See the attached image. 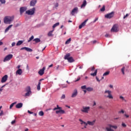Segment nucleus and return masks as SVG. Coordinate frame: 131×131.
<instances>
[{
    "label": "nucleus",
    "instance_id": "15",
    "mask_svg": "<svg viewBox=\"0 0 131 131\" xmlns=\"http://www.w3.org/2000/svg\"><path fill=\"white\" fill-rule=\"evenodd\" d=\"M77 89H75L73 91V93L72 94V96L71 97L72 98H75V97H76V96H77Z\"/></svg>",
    "mask_w": 131,
    "mask_h": 131
},
{
    "label": "nucleus",
    "instance_id": "12",
    "mask_svg": "<svg viewBox=\"0 0 131 131\" xmlns=\"http://www.w3.org/2000/svg\"><path fill=\"white\" fill-rule=\"evenodd\" d=\"M8 80V75H5L4 76H3L1 79V82L2 83H4V82H6Z\"/></svg>",
    "mask_w": 131,
    "mask_h": 131
},
{
    "label": "nucleus",
    "instance_id": "20",
    "mask_svg": "<svg viewBox=\"0 0 131 131\" xmlns=\"http://www.w3.org/2000/svg\"><path fill=\"white\" fill-rule=\"evenodd\" d=\"M97 73H98V69L95 70L94 73H92L91 74V76H96Z\"/></svg>",
    "mask_w": 131,
    "mask_h": 131
},
{
    "label": "nucleus",
    "instance_id": "47",
    "mask_svg": "<svg viewBox=\"0 0 131 131\" xmlns=\"http://www.w3.org/2000/svg\"><path fill=\"white\" fill-rule=\"evenodd\" d=\"M99 19V18L97 17L95 18V19L93 21V23H96V22H97V21H98V20Z\"/></svg>",
    "mask_w": 131,
    "mask_h": 131
},
{
    "label": "nucleus",
    "instance_id": "36",
    "mask_svg": "<svg viewBox=\"0 0 131 131\" xmlns=\"http://www.w3.org/2000/svg\"><path fill=\"white\" fill-rule=\"evenodd\" d=\"M16 103H17L16 102L12 103L10 105V107H9L10 109H12V108H13V107H14V105H15V104H16Z\"/></svg>",
    "mask_w": 131,
    "mask_h": 131
},
{
    "label": "nucleus",
    "instance_id": "23",
    "mask_svg": "<svg viewBox=\"0 0 131 131\" xmlns=\"http://www.w3.org/2000/svg\"><path fill=\"white\" fill-rule=\"evenodd\" d=\"M109 127L114 128V129H117V125H112L111 124L108 125Z\"/></svg>",
    "mask_w": 131,
    "mask_h": 131
},
{
    "label": "nucleus",
    "instance_id": "52",
    "mask_svg": "<svg viewBox=\"0 0 131 131\" xmlns=\"http://www.w3.org/2000/svg\"><path fill=\"white\" fill-rule=\"evenodd\" d=\"M14 123H16V120H14L11 122V124H14Z\"/></svg>",
    "mask_w": 131,
    "mask_h": 131
},
{
    "label": "nucleus",
    "instance_id": "58",
    "mask_svg": "<svg viewBox=\"0 0 131 131\" xmlns=\"http://www.w3.org/2000/svg\"><path fill=\"white\" fill-rule=\"evenodd\" d=\"M96 80H97L98 82L101 81V80L99 79V78H98V77H96Z\"/></svg>",
    "mask_w": 131,
    "mask_h": 131
},
{
    "label": "nucleus",
    "instance_id": "2",
    "mask_svg": "<svg viewBox=\"0 0 131 131\" xmlns=\"http://www.w3.org/2000/svg\"><path fill=\"white\" fill-rule=\"evenodd\" d=\"M105 98H108V99H113V96L112 95V92L110 90H105L104 91Z\"/></svg>",
    "mask_w": 131,
    "mask_h": 131
},
{
    "label": "nucleus",
    "instance_id": "5",
    "mask_svg": "<svg viewBox=\"0 0 131 131\" xmlns=\"http://www.w3.org/2000/svg\"><path fill=\"white\" fill-rule=\"evenodd\" d=\"M34 13H35V8H34L26 11V14L27 15H34Z\"/></svg>",
    "mask_w": 131,
    "mask_h": 131
},
{
    "label": "nucleus",
    "instance_id": "11",
    "mask_svg": "<svg viewBox=\"0 0 131 131\" xmlns=\"http://www.w3.org/2000/svg\"><path fill=\"white\" fill-rule=\"evenodd\" d=\"M55 113L56 114H59V113L60 114H65L66 113L65 112V111L62 110V108H60L57 111H56Z\"/></svg>",
    "mask_w": 131,
    "mask_h": 131
},
{
    "label": "nucleus",
    "instance_id": "44",
    "mask_svg": "<svg viewBox=\"0 0 131 131\" xmlns=\"http://www.w3.org/2000/svg\"><path fill=\"white\" fill-rule=\"evenodd\" d=\"M68 85L67 84L63 85L62 86V89H65V88H68Z\"/></svg>",
    "mask_w": 131,
    "mask_h": 131
},
{
    "label": "nucleus",
    "instance_id": "28",
    "mask_svg": "<svg viewBox=\"0 0 131 131\" xmlns=\"http://www.w3.org/2000/svg\"><path fill=\"white\" fill-rule=\"evenodd\" d=\"M60 109H62V107H59V105H57L56 107H55L54 108H53V111H55L56 110H59Z\"/></svg>",
    "mask_w": 131,
    "mask_h": 131
},
{
    "label": "nucleus",
    "instance_id": "55",
    "mask_svg": "<svg viewBox=\"0 0 131 131\" xmlns=\"http://www.w3.org/2000/svg\"><path fill=\"white\" fill-rule=\"evenodd\" d=\"M82 28V24H81L79 26V29H81Z\"/></svg>",
    "mask_w": 131,
    "mask_h": 131
},
{
    "label": "nucleus",
    "instance_id": "8",
    "mask_svg": "<svg viewBox=\"0 0 131 131\" xmlns=\"http://www.w3.org/2000/svg\"><path fill=\"white\" fill-rule=\"evenodd\" d=\"M91 107L90 106H83L82 107V112H84V113H89Z\"/></svg>",
    "mask_w": 131,
    "mask_h": 131
},
{
    "label": "nucleus",
    "instance_id": "18",
    "mask_svg": "<svg viewBox=\"0 0 131 131\" xmlns=\"http://www.w3.org/2000/svg\"><path fill=\"white\" fill-rule=\"evenodd\" d=\"M37 1H36V0H32L30 2V6L33 7L34 6H35V4H36Z\"/></svg>",
    "mask_w": 131,
    "mask_h": 131
},
{
    "label": "nucleus",
    "instance_id": "4",
    "mask_svg": "<svg viewBox=\"0 0 131 131\" xmlns=\"http://www.w3.org/2000/svg\"><path fill=\"white\" fill-rule=\"evenodd\" d=\"M26 92L27 93L25 95V97H29L31 95V88H30V86H28L26 88Z\"/></svg>",
    "mask_w": 131,
    "mask_h": 131
},
{
    "label": "nucleus",
    "instance_id": "35",
    "mask_svg": "<svg viewBox=\"0 0 131 131\" xmlns=\"http://www.w3.org/2000/svg\"><path fill=\"white\" fill-rule=\"evenodd\" d=\"M110 73V71H107L106 72H105L103 74V76H107V75H109V74Z\"/></svg>",
    "mask_w": 131,
    "mask_h": 131
},
{
    "label": "nucleus",
    "instance_id": "64",
    "mask_svg": "<svg viewBox=\"0 0 131 131\" xmlns=\"http://www.w3.org/2000/svg\"><path fill=\"white\" fill-rule=\"evenodd\" d=\"M86 91H88V90H83V92H84V94H86Z\"/></svg>",
    "mask_w": 131,
    "mask_h": 131
},
{
    "label": "nucleus",
    "instance_id": "62",
    "mask_svg": "<svg viewBox=\"0 0 131 131\" xmlns=\"http://www.w3.org/2000/svg\"><path fill=\"white\" fill-rule=\"evenodd\" d=\"M59 67H60V66H57V67H56V69L58 70L59 69Z\"/></svg>",
    "mask_w": 131,
    "mask_h": 131
},
{
    "label": "nucleus",
    "instance_id": "9",
    "mask_svg": "<svg viewBox=\"0 0 131 131\" xmlns=\"http://www.w3.org/2000/svg\"><path fill=\"white\" fill-rule=\"evenodd\" d=\"M77 13H78V8L75 7L72 10L71 14L72 16H74V15L77 14Z\"/></svg>",
    "mask_w": 131,
    "mask_h": 131
},
{
    "label": "nucleus",
    "instance_id": "34",
    "mask_svg": "<svg viewBox=\"0 0 131 131\" xmlns=\"http://www.w3.org/2000/svg\"><path fill=\"white\" fill-rule=\"evenodd\" d=\"M89 21V18L86 19L85 20L83 23H82V26H85V25L86 24V22Z\"/></svg>",
    "mask_w": 131,
    "mask_h": 131
},
{
    "label": "nucleus",
    "instance_id": "26",
    "mask_svg": "<svg viewBox=\"0 0 131 131\" xmlns=\"http://www.w3.org/2000/svg\"><path fill=\"white\" fill-rule=\"evenodd\" d=\"M40 84H41V83L40 82H38V83L37 85V91H40Z\"/></svg>",
    "mask_w": 131,
    "mask_h": 131
},
{
    "label": "nucleus",
    "instance_id": "45",
    "mask_svg": "<svg viewBox=\"0 0 131 131\" xmlns=\"http://www.w3.org/2000/svg\"><path fill=\"white\" fill-rule=\"evenodd\" d=\"M2 4H6V0H0Z\"/></svg>",
    "mask_w": 131,
    "mask_h": 131
},
{
    "label": "nucleus",
    "instance_id": "54",
    "mask_svg": "<svg viewBox=\"0 0 131 131\" xmlns=\"http://www.w3.org/2000/svg\"><path fill=\"white\" fill-rule=\"evenodd\" d=\"M80 80V77H78L77 80H75V82H76V81H78Z\"/></svg>",
    "mask_w": 131,
    "mask_h": 131
},
{
    "label": "nucleus",
    "instance_id": "7",
    "mask_svg": "<svg viewBox=\"0 0 131 131\" xmlns=\"http://www.w3.org/2000/svg\"><path fill=\"white\" fill-rule=\"evenodd\" d=\"M12 58H13V55L9 54L5 57L3 62H7L8 61H10V60H11Z\"/></svg>",
    "mask_w": 131,
    "mask_h": 131
},
{
    "label": "nucleus",
    "instance_id": "25",
    "mask_svg": "<svg viewBox=\"0 0 131 131\" xmlns=\"http://www.w3.org/2000/svg\"><path fill=\"white\" fill-rule=\"evenodd\" d=\"M86 0H84L82 3V8H85V6L87 5Z\"/></svg>",
    "mask_w": 131,
    "mask_h": 131
},
{
    "label": "nucleus",
    "instance_id": "32",
    "mask_svg": "<svg viewBox=\"0 0 131 131\" xmlns=\"http://www.w3.org/2000/svg\"><path fill=\"white\" fill-rule=\"evenodd\" d=\"M33 41H35L36 43L40 42V39L38 38H35L33 40Z\"/></svg>",
    "mask_w": 131,
    "mask_h": 131
},
{
    "label": "nucleus",
    "instance_id": "51",
    "mask_svg": "<svg viewBox=\"0 0 131 131\" xmlns=\"http://www.w3.org/2000/svg\"><path fill=\"white\" fill-rule=\"evenodd\" d=\"M15 45H16V42H13L12 43L11 46H12V47H15Z\"/></svg>",
    "mask_w": 131,
    "mask_h": 131
},
{
    "label": "nucleus",
    "instance_id": "17",
    "mask_svg": "<svg viewBox=\"0 0 131 131\" xmlns=\"http://www.w3.org/2000/svg\"><path fill=\"white\" fill-rule=\"evenodd\" d=\"M26 10H27V8H26L25 7H21L20 8V14L24 13V12H25V11H26Z\"/></svg>",
    "mask_w": 131,
    "mask_h": 131
},
{
    "label": "nucleus",
    "instance_id": "22",
    "mask_svg": "<svg viewBox=\"0 0 131 131\" xmlns=\"http://www.w3.org/2000/svg\"><path fill=\"white\" fill-rule=\"evenodd\" d=\"M13 27V25H11L10 26H9L5 30V33L6 32H8L9 31V30H10V28H12V27Z\"/></svg>",
    "mask_w": 131,
    "mask_h": 131
},
{
    "label": "nucleus",
    "instance_id": "38",
    "mask_svg": "<svg viewBox=\"0 0 131 131\" xmlns=\"http://www.w3.org/2000/svg\"><path fill=\"white\" fill-rule=\"evenodd\" d=\"M59 23H57L56 24H55L53 26V28H55V27H57V26H59Z\"/></svg>",
    "mask_w": 131,
    "mask_h": 131
},
{
    "label": "nucleus",
    "instance_id": "63",
    "mask_svg": "<svg viewBox=\"0 0 131 131\" xmlns=\"http://www.w3.org/2000/svg\"><path fill=\"white\" fill-rule=\"evenodd\" d=\"M97 105V103H96V101H94L93 106H96Z\"/></svg>",
    "mask_w": 131,
    "mask_h": 131
},
{
    "label": "nucleus",
    "instance_id": "43",
    "mask_svg": "<svg viewBox=\"0 0 131 131\" xmlns=\"http://www.w3.org/2000/svg\"><path fill=\"white\" fill-rule=\"evenodd\" d=\"M122 126L123 127H126V124H125V123H124V122H122V124H121Z\"/></svg>",
    "mask_w": 131,
    "mask_h": 131
},
{
    "label": "nucleus",
    "instance_id": "59",
    "mask_svg": "<svg viewBox=\"0 0 131 131\" xmlns=\"http://www.w3.org/2000/svg\"><path fill=\"white\" fill-rule=\"evenodd\" d=\"M28 113H29V114H33V113L30 112V111H28Z\"/></svg>",
    "mask_w": 131,
    "mask_h": 131
},
{
    "label": "nucleus",
    "instance_id": "41",
    "mask_svg": "<svg viewBox=\"0 0 131 131\" xmlns=\"http://www.w3.org/2000/svg\"><path fill=\"white\" fill-rule=\"evenodd\" d=\"M105 129L106 131H113V130H112V129H111V127H110V128L106 127L105 128Z\"/></svg>",
    "mask_w": 131,
    "mask_h": 131
},
{
    "label": "nucleus",
    "instance_id": "10",
    "mask_svg": "<svg viewBox=\"0 0 131 131\" xmlns=\"http://www.w3.org/2000/svg\"><path fill=\"white\" fill-rule=\"evenodd\" d=\"M112 32H118V27H117V25H114L112 29H111Z\"/></svg>",
    "mask_w": 131,
    "mask_h": 131
},
{
    "label": "nucleus",
    "instance_id": "60",
    "mask_svg": "<svg viewBox=\"0 0 131 131\" xmlns=\"http://www.w3.org/2000/svg\"><path fill=\"white\" fill-rule=\"evenodd\" d=\"M105 37H109V34H106L105 35Z\"/></svg>",
    "mask_w": 131,
    "mask_h": 131
},
{
    "label": "nucleus",
    "instance_id": "24",
    "mask_svg": "<svg viewBox=\"0 0 131 131\" xmlns=\"http://www.w3.org/2000/svg\"><path fill=\"white\" fill-rule=\"evenodd\" d=\"M70 57V54L68 53L65 55L64 59H65V60H68Z\"/></svg>",
    "mask_w": 131,
    "mask_h": 131
},
{
    "label": "nucleus",
    "instance_id": "39",
    "mask_svg": "<svg viewBox=\"0 0 131 131\" xmlns=\"http://www.w3.org/2000/svg\"><path fill=\"white\" fill-rule=\"evenodd\" d=\"M33 38H34V36H32L29 38V39L28 40V42H30V41H31V40H32V39H33Z\"/></svg>",
    "mask_w": 131,
    "mask_h": 131
},
{
    "label": "nucleus",
    "instance_id": "30",
    "mask_svg": "<svg viewBox=\"0 0 131 131\" xmlns=\"http://www.w3.org/2000/svg\"><path fill=\"white\" fill-rule=\"evenodd\" d=\"M23 43V41L22 40H19L17 43H16V46H21Z\"/></svg>",
    "mask_w": 131,
    "mask_h": 131
},
{
    "label": "nucleus",
    "instance_id": "48",
    "mask_svg": "<svg viewBox=\"0 0 131 131\" xmlns=\"http://www.w3.org/2000/svg\"><path fill=\"white\" fill-rule=\"evenodd\" d=\"M119 113H122V114H123V113H124V111L123 110H121V111L119 112Z\"/></svg>",
    "mask_w": 131,
    "mask_h": 131
},
{
    "label": "nucleus",
    "instance_id": "49",
    "mask_svg": "<svg viewBox=\"0 0 131 131\" xmlns=\"http://www.w3.org/2000/svg\"><path fill=\"white\" fill-rule=\"evenodd\" d=\"M65 98H66L65 94H63L61 96V99H65Z\"/></svg>",
    "mask_w": 131,
    "mask_h": 131
},
{
    "label": "nucleus",
    "instance_id": "1",
    "mask_svg": "<svg viewBox=\"0 0 131 131\" xmlns=\"http://www.w3.org/2000/svg\"><path fill=\"white\" fill-rule=\"evenodd\" d=\"M14 20V16H6L4 19V22L5 24H11Z\"/></svg>",
    "mask_w": 131,
    "mask_h": 131
},
{
    "label": "nucleus",
    "instance_id": "16",
    "mask_svg": "<svg viewBox=\"0 0 131 131\" xmlns=\"http://www.w3.org/2000/svg\"><path fill=\"white\" fill-rule=\"evenodd\" d=\"M22 73H23V71H22V69H19L16 72V74L18 75H21Z\"/></svg>",
    "mask_w": 131,
    "mask_h": 131
},
{
    "label": "nucleus",
    "instance_id": "40",
    "mask_svg": "<svg viewBox=\"0 0 131 131\" xmlns=\"http://www.w3.org/2000/svg\"><path fill=\"white\" fill-rule=\"evenodd\" d=\"M101 12L105 11V5H103L101 9H100Z\"/></svg>",
    "mask_w": 131,
    "mask_h": 131
},
{
    "label": "nucleus",
    "instance_id": "31",
    "mask_svg": "<svg viewBox=\"0 0 131 131\" xmlns=\"http://www.w3.org/2000/svg\"><path fill=\"white\" fill-rule=\"evenodd\" d=\"M53 32H54V30H53L52 31H50L48 34V36H53Z\"/></svg>",
    "mask_w": 131,
    "mask_h": 131
},
{
    "label": "nucleus",
    "instance_id": "42",
    "mask_svg": "<svg viewBox=\"0 0 131 131\" xmlns=\"http://www.w3.org/2000/svg\"><path fill=\"white\" fill-rule=\"evenodd\" d=\"M129 16V14L127 13L125 16H123V19H125V18H127Z\"/></svg>",
    "mask_w": 131,
    "mask_h": 131
},
{
    "label": "nucleus",
    "instance_id": "57",
    "mask_svg": "<svg viewBox=\"0 0 131 131\" xmlns=\"http://www.w3.org/2000/svg\"><path fill=\"white\" fill-rule=\"evenodd\" d=\"M120 99L123 100V101L124 100V97H123V96H120Z\"/></svg>",
    "mask_w": 131,
    "mask_h": 131
},
{
    "label": "nucleus",
    "instance_id": "21",
    "mask_svg": "<svg viewBox=\"0 0 131 131\" xmlns=\"http://www.w3.org/2000/svg\"><path fill=\"white\" fill-rule=\"evenodd\" d=\"M125 71V67H123L121 69V72L122 73V74L123 75H124L125 74V73L124 72Z\"/></svg>",
    "mask_w": 131,
    "mask_h": 131
},
{
    "label": "nucleus",
    "instance_id": "29",
    "mask_svg": "<svg viewBox=\"0 0 131 131\" xmlns=\"http://www.w3.org/2000/svg\"><path fill=\"white\" fill-rule=\"evenodd\" d=\"M86 90L88 91V92H93V91H94V89L91 87L87 88Z\"/></svg>",
    "mask_w": 131,
    "mask_h": 131
},
{
    "label": "nucleus",
    "instance_id": "53",
    "mask_svg": "<svg viewBox=\"0 0 131 131\" xmlns=\"http://www.w3.org/2000/svg\"><path fill=\"white\" fill-rule=\"evenodd\" d=\"M82 90H86V85L82 86Z\"/></svg>",
    "mask_w": 131,
    "mask_h": 131
},
{
    "label": "nucleus",
    "instance_id": "61",
    "mask_svg": "<svg viewBox=\"0 0 131 131\" xmlns=\"http://www.w3.org/2000/svg\"><path fill=\"white\" fill-rule=\"evenodd\" d=\"M21 67V66L20 65H18L17 67V69H20V68Z\"/></svg>",
    "mask_w": 131,
    "mask_h": 131
},
{
    "label": "nucleus",
    "instance_id": "46",
    "mask_svg": "<svg viewBox=\"0 0 131 131\" xmlns=\"http://www.w3.org/2000/svg\"><path fill=\"white\" fill-rule=\"evenodd\" d=\"M95 69H96V68H95V67H92L91 68V71H94V70H95Z\"/></svg>",
    "mask_w": 131,
    "mask_h": 131
},
{
    "label": "nucleus",
    "instance_id": "27",
    "mask_svg": "<svg viewBox=\"0 0 131 131\" xmlns=\"http://www.w3.org/2000/svg\"><path fill=\"white\" fill-rule=\"evenodd\" d=\"M68 61L70 62V63H72V62H74V59H73V58L72 57H70L68 59Z\"/></svg>",
    "mask_w": 131,
    "mask_h": 131
},
{
    "label": "nucleus",
    "instance_id": "6",
    "mask_svg": "<svg viewBox=\"0 0 131 131\" xmlns=\"http://www.w3.org/2000/svg\"><path fill=\"white\" fill-rule=\"evenodd\" d=\"M114 14L115 12L114 11H112V12L105 15L104 17L107 19H111V18H113V17H114Z\"/></svg>",
    "mask_w": 131,
    "mask_h": 131
},
{
    "label": "nucleus",
    "instance_id": "13",
    "mask_svg": "<svg viewBox=\"0 0 131 131\" xmlns=\"http://www.w3.org/2000/svg\"><path fill=\"white\" fill-rule=\"evenodd\" d=\"M45 70H46V67H43L42 69H40L38 72V74H39V75H40L41 76L42 75H43Z\"/></svg>",
    "mask_w": 131,
    "mask_h": 131
},
{
    "label": "nucleus",
    "instance_id": "37",
    "mask_svg": "<svg viewBox=\"0 0 131 131\" xmlns=\"http://www.w3.org/2000/svg\"><path fill=\"white\" fill-rule=\"evenodd\" d=\"M45 115V113H43V112L42 111H40L39 112V116H43V115Z\"/></svg>",
    "mask_w": 131,
    "mask_h": 131
},
{
    "label": "nucleus",
    "instance_id": "14",
    "mask_svg": "<svg viewBox=\"0 0 131 131\" xmlns=\"http://www.w3.org/2000/svg\"><path fill=\"white\" fill-rule=\"evenodd\" d=\"M23 50H25V51H27V52H32L33 50L31 48H29L28 47H23L20 49V51H23Z\"/></svg>",
    "mask_w": 131,
    "mask_h": 131
},
{
    "label": "nucleus",
    "instance_id": "19",
    "mask_svg": "<svg viewBox=\"0 0 131 131\" xmlns=\"http://www.w3.org/2000/svg\"><path fill=\"white\" fill-rule=\"evenodd\" d=\"M23 106V103H18L15 106L16 108H17V109H19V108H22Z\"/></svg>",
    "mask_w": 131,
    "mask_h": 131
},
{
    "label": "nucleus",
    "instance_id": "56",
    "mask_svg": "<svg viewBox=\"0 0 131 131\" xmlns=\"http://www.w3.org/2000/svg\"><path fill=\"white\" fill-rule=\"evenodd\" d=\"M124 116L126 118H128V117H129V116L127 115L126 114H124Z\"/></svg>",
    "mask_w": 131,
    "mask_h": 131
},
{
    "label": "nucleus",
    "instance_id": "50",
    "mask_svg": "<svg viewBox=\"0 0 131 131\" xmlns=\"http://www.w3.org/2000/svg\"><path fill=\"white\" fill-rule=\"evenodd\" d=\"M3 115H4V112L1 111V112L0 113V116H3Z\"/></svg>",
    "mask_w": 131,
    "mask_h": 131
},
{
    "label": "nucleus",
    "instance_id": "33",
    "mask_svg": "<svg viewBox=\"0 0 131 131\" xmlns=\"http://www.w3.org/2000/svg\"><path fill=\"white\" fill-rule=\"evenodd\" d=\"M70 41H71V38H70L69 39H68L66 41L65 44L66 45H69V43H70Z\"/></svg>",
    "mask_w": 131,
    "mask_h": 131
},
{
    "label": "nucleus",
    "instance_id": "3",
    "mask_svg": "<svg viewBox=\"0 0 131 131\" xmlns=\"http://www.w3.org/2000/svg\"><path fill=\"white\" fill-rule=\"evenodd\" d=\"M95 123H96V120H94L92 121H87L86 123H85V122L84 121H82V124H84V128H86V125H88V124H89V125H94L95 124Z\"/></svg>",
    "mask_w": 131,
    "mask_h": 131
}]
</instances>
